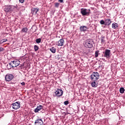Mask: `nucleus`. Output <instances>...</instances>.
Segmentation results:
<instances>
[{"label":"nucleus","instance_id":"1","mask_svg":"<svg viewBox=\"0 0 125 125\" xmlns=\"http://www.w3.org/2000/svg\"><path fill=\"white\" fill-rule=\"evenodd\" d=\"M84 46L87 48H91L93 47V44H94V42L92 39H87L83 43Z\"/></svg>","mask_w":125,"mask_h":125},{"label":"nucleus","instance_id":"2","mask_svg":"<svg viewBox=\"0 0 125 125\" xmlns=\"http://www.w3.org/2000/svg\"><path fill=\"white\" fill-rule=\"evenodd\" d=\"M16 8V6L12 5H8L4 6V11L5 12H13V10Z\"/></svg>","mask_w":125,"mask_h":125},{"label":"nucleus","instance_id":"3","mask_svg":"<svg viewBox=\"0 0 125 125\" xmlns=\"http://www.w3.org/2000/svg\"><path fill=\"white\" fill-rule=\"evenodd\" d=\"M100 75L99 73L97 72H93V73L90 75L91 81H94L95 82H97L99 80V77Z\"/></svg>","mask_w":125,"mask_h":125},{"label":"nucleus","instance_id":"4","mask_svg":"<svg viewBox=\"0 0 125 125\" xmlns=\"http://www.w3.org/2000/svg\"><path fill=\"white\" fill-rule=\"evenodd\" d=\"M85 8L81 9V13L82 14L83 16H88L90 14V9L88 10Z\"/></svg>","mask_w":125,"mask_h":125},{"label":"nucleus","instance_id":"5","mask_svg":"<svg viewBox=\"0 0 125 125\" xmlns=\"http://www.w3.org/2000/svg\"><path fill=\"white\" fill-rule=\"evenodd\" d=\"M103 54L104 57H105L106 59L110 58L111 57V50L105 49L103 52Z\"/></svg>","mask_w":125,"mask_h":125},{"label":"nucleus","instance_id":"6","mask_svg":"<svg viewBox=\"0 0 125 125\" xmlns=\"http://www.w3.org/2000/svg\"><path fill=\"white\" fill-rule=\"evenodd\" d=\"M20 64V62L19 61H13L9 63V65L11 66L12 68H14L15 67L19 66Z\"/></svg>","mask_w":125,"mask_h":125},{"label":"nucleus","instance_id":"7","mask_svg":"<svg viewBox=\"0 0 125 125\" xmlns=\"http://www.w3.org/2000/svg\"><path fill=\"white\" fill-rule=\"evenodd\" d=\"M21 105L20 102H17L12 104V108L14 110H17V109L20 108Z\"/></svg>","mask_w":125,"mask_h":125},{"label":"nucleus","instance_id":"8","mask_svg":"<svg viewBox=\"0 0 125 125\" xmlns=\"http://www.w3.org/2000/svg\"><path fill=\"white\" fill-rule=\"evenodd\" d=\"M55 94L56 95H54V97L58 96L60 97V96H62V95H63V90H62L61 89H57L55 92Z\"/></svg>","mask_w":125,"mask_h":125},{"label":"nucleus","instance_id":"9","mask_svg":"<svg viewBox=\"0 0 125 125\" xmlns=\"http://www.w3.org/2000/svg\"><path fill=\"white\" fill-rule=\"evenodd\" d=\"M13 78H14V77L12 74H7L5 76V80L6 82H10V81L12 80Z\"/></svg>","mask_w":125,"mask_h":125},{"label":"nucleus","instance_id":"10","mask_svg":"<svg viewBox=\"0 0 125 125\" xmlns=\"http://www.w3.org/2000/svg\"><path fill=\"white\" fill-rule=\"evenodd\" d=\"M64 40L63 39H60L59 41L56 42V45H58V46H63L64 45Z\"/></svg>","mask_w":125,"mask_h":125},{"label":"nucleus","instance_id":"11","mask_svg":"<svg viewBox=\"0 0 125 125\" xmlns=\"http://www.w3.org/2000/svg\"><path fill=\"white\" fill-rule=\"evenodd\" d=\"M35 125H42L43 124L42 120L41 119H37L35 120Z\"/></svg>","mask_w":125,"mask_h":125},{"label":"nucleus","instance_id":"12","mask_svg":"<svg viewBox=\"0 0 125 125\" xmlns=\"http://www.w3.org/2000/svg\"><path fill=\"white\" fill-rule=\"evenodd\" d=\"M39 10H40L39 8H32L31 9V13L36 15V14L38 13V11H39Z\"/></svg>","mask_w":125,"mask_h":125},{"label":"nucleus","instance_id":"13","mask_svg":"<svg viewBox=\"0 0 125 125\" xmlns=\"http://www.w3.org/2000/svg\"><path fill=\"white\" fill-rule=\"evenodd\" d=\"M42 108H43V106L42 105L37 106V108L34 110L35 113H38L39 111H41Z\"/></svg>","mask_w":125,"mask_h":125},{"label":"nucleus","instance_id":"14","mask_svg":"<svg viewBox=\"0 0 125 125\" xmlns=\"http://www.w3.org/2000/svg\"><path fill=\"white\" fill-rule=\"evenodd\" d=\"M112 23L111 19H106L105 20V26H110Z\"/></svg>","mask_w":125,"mask_h":125},{"label":"nucleus","instance_id":"15","mask_svg":"<svg viewBox=\"0 0 125 125\" xmlns=\"http://www.w3.org/2000/svg\"><path fill=\"white\" fill-rule=\"evenodd\" d=\"M87 30V27L85 26H80V31L81 32H85Z\"/></svg>","mask_w":125,"mask_h":125},{"label":"nucleus","instance_id":"16","mask_svg":"<svg viewBox=\"0 0 125 125\" xmlns=\"http://www.w3.org/2000/svg\"><path fill=\"white\" fill-rule=\"evenodd\" d=\"M92 82L91 83V85L92 86V87H97V83H96V82L97 81H91Z\"/></svg>","mask_w":125,"mask_h":125},{"label":"nucleus","instance_id":"17","mask_svg":"<svg viewBox=\"0 0 125 125\" xmlns=\"http://www.w3.org/2000/svg\"><path fill=\"white\" fill-rule=\"evenodd\" d=\"M28 32V28L27 27H23L21 29V33H27Z\"/></svg>","mask_w":125,"mask_h":125},{"label":"nucleus","instance_id":"18","mask_svg":"<svg viewBox=\"0 0 125 125\" xmlns=\"http://www.w3.org/2000/svg\"><path fill=\"white\" fill-rule=\"evenodd\" d=\"M50 51L52 52V53H55L56 52V48L54 47H52V48H50Z\"/></svg>","mask_w":125,"mask_h":125},{"label":"nucleus","instance_id":"19","mask_svg":"<svg viewBox=\"0 0 125 125\" xmlns=\"http://www.w3.org/2000/svg\"><path fill=\"white\" fill-rule=\"evenodd\" d=\"M104 39H105V37H104V36H102L101 37V42L102 44H104V43H105V40H104Z\"/></svg>","mask_w":125,"mask_h":125},{"label":"nucleus","instance_id":"20","mask_svg":"<svg viewBox=\"0 0 125 125\" xmlns=\"http://www.w3.org/2000/svg\"><path fill=\"white\" fill-rule=\"evenodd\" d=\"M118 25V24L117 23H112V28L113 29H116V28H118V27H119V26L117 25Z\"/></svg>","mask_w":125,"mask_h":125},{"label":"nucleus","instance_id":"21","mask_svg":"<svg viewBox=\"0 0 125 125\" xmlns=\"http://www.w3.org/2000/svg\"><path fill=\"white\" fill-rule=\"evenodd\" d=\"M125 88L124 87H121L120 89V92L121 94L125 93Z\"/></svg>","mask_w":125,"mask_h":125},{"label":"nucleus","instance_id":"22","mask_svg":"<svg viewBox=\"0 0 125 125\" xmlns=\"http://www.w3.org/2000/svg\"><path fill=\"white\" fill-rule=\"evenodd\" d=\"M36 42L37 43H40V42H42V39L39 38L36 40Z\"/></svg>","mask_w":125,"mask_h":125},{"label":"nucleus","instance_id":"23","mask_svg":"<svg viewBox=\"0 0 125 125\" xmlns=\"http://www.w3.org/2000/svg\"><path fill=\"white\" fill-rule=\"evenodd\" d=\"M100 23L101 25H105V21L102 20L100 21Z\"/></svg>","mask_w":125,"mask_h":125},{"label":"nucleus","instance_id":"24","mask_svg":"<svg viewBox=\"0 0 125 125\" xmlns=\"http://www.w3.org/2000/svg\"><path fill=\"white\" fill-rule=\"evenodd\" d=\"M98 53H99V51H96L95 53V57L97 58L98 57Z\"/></svg>","mask_w":125,"mask_h":125},{"label":"nucleus","instance_id":"25","mask_svg":"<svg viewBox=\"0 0 125 125\" xmlns=\"http://www.w3.org/2000/svg\"><path fill=\"white\" fill-rule=\"evenodd\" d=\"M34 49L35 51H38V50H39V46L36 45H34Z\"/></svg>","mask_w":125,"mask_h":125},{"label":"nucleus","instance_id":"26","mask_svg":"<svg viewBox=\"0 0 125 125\" xmlns=\"http://www.w3.org/2000/svg\"><path fill=\"white\" fill-rule=\"evenodd\" d=\"M59 5H60V3H58V2H56L55 3V7H59Z\"/></svg>","mask_w":125,"mask_h":125},{"label":"nucleus","instance_id":"27","mask_svg":"<svg viewBox=\"0 0 125 125\" xmlns=\"http://www.w3.org/2000/svg\"><path fill=\"white\" fill-rule=\"evenodd\" d=\"M7 41V39H2V41H1L2 43H3V42H5Z\"/></svg>","mask_w":125,"mask_h":125},{"label":"nucleus","instance_id":"28","mask_svg":"<svg viewBox=\"0 0 125 125\" xmlns=\"http://www.w3.org/2000/svg\"><path fill=\"white\" fill-rule=\"evenodd\" d=\"M64 105H68V104H69V101H65L64 102Z\"/></svg>","mask_w":125,"mask_h":125},{"label":"nucleus","instance_id":"29","mask_svg":"<svg viewBox=\"0 0 125 125\" xmlns=\"http://www.w3.org/2000/svg\"><path fill=\"white\" fill-rule=\"evenodd\" d=\"M20 2H21V3H24V1H25V0H19Z\"/></svg>","mask_w":125,"mask_h":125},{"label":"nucleus","instance_id":"30","mask_svg":"<svg viewBox=\"0 0 125 125\" xmlns=\"http://www.w3.org/2000/svg\"><path fill=\"white\" fill-rule=\"evenodd\" d=\"M58 1L59 2H61V3H63L64 1V0H58Z\"/></svg>","mask_w":125,"mask_h":125},{"label":"nucleus","instance_id":"31","mask_svg":"<svg viewBox=\"0 0 125 125\" xmlns=\"http://www.w3.org/2000/svg\"><path fill=\"white\" fill-rule=\"evenodd\" d=\"M1 51H3V48L0 47V52H1Z\"/></svg>","mask_w":125,"mask_h":125},{"label":"nucleus","instance_id":"32","mask_svg":"<svg viewBox=\"0 0 125 125\" xmlns=\"http://www.w3.org/2000/svg\"><path fill=\"white\" fill-rule=\"evenodd\" d=\"M21 84L22 85H25V83L22 82V83H21Z\"/></svg>","mask_w":125,"mask_h":125},{"label":"nucleus","instance_id":"33","mask_svg":"<svg viewBox=\"0 0 125 125\" xmlns=\"http://www.w3.org/2000/svg\"><path fill=\"white\" fill-rule=\"evenodd\" d=\"M88 53H86V52H84V54H85L86 55H87V54H88Z\"/></svg>","mask_w":125,"mask_h":125},{"label":"nucleus","instance_id":"34","mask_svg":"<svg viewBox=\"0 0 125 125\" xmlns=\"http://www.w3.org/2000/svg\"><path fill=\"white\" fill-rule=\"evenodd\" d=\"M2 43V42H1V41H0V44Z\"/></svg>","mask_w":125,"mask_h":125}]
</instances>
